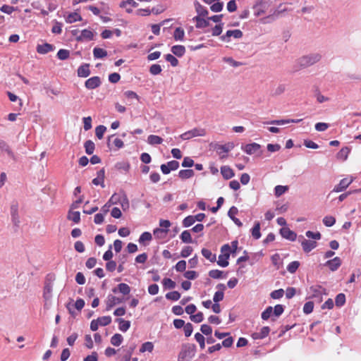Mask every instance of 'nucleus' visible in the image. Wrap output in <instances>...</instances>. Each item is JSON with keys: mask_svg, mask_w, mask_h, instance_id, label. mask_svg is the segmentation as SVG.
I'll list each match as a JSON object with an SVG mask.
<instances>
[{"mask_svg": "<svg viewBox=\"0 0 361 361\" xmlns=\"http://www.w3.org/2000/svg\"><path fill=\"white\" fill-rule=\"evenodd\" d=\"M321 59L322 55L319 53H311L307 55H304L295 61V65L298 67L296 70L311 66L319 62Z\"/></svg>", "mask_w": 361, "mask_h": 361, "instance_id": "nucleus-1", "label": "nucleus"}, {"mask_svg": "<svg viewBox=\"0 0 361 361\" xmlns=\"http://www.w3.org/2000/svg\"><path fill=\"white\" fill-rule=\"evenodd\" d=\"M307 293L309 298L314 299L315 302L320 303L323 300V295H327L325 288L320 285H313L310 287Z\"/></svg>", "mask_w": 361, "mask_h": 361, "instance_id": "nucleus-2", "label": "nucleus"}, {"mask_svg": "<svg viewBox=\"0 0 361 361\" xmlns=\"http://www.w3.org/2000/svg\"><path fill=\"white\" fill-rule=\"evenodd\" d=\"M195 354V345H185L183 346L179 355L178 361H190Z\"/></svg>", "mask_w": 361, "mask_h": 361, "instance_id": "nucleus-3", "label": "nucleus"}, {"mask_svg": "<svg viewBox=\"0 0 361 361\" xmlns=\"http://www.w3.org/2000/svg\"><path fill=\"white\" fill-rule=\"evenodd\" d=\"M268 8L269 3L266 0H256L252 6L254 15L256 17H259L264 14Z\"/></svg>", "mask_w": 361, "mask_h": 361, "instance_id": "nucleus-4", "label": "nucleus"}, {"mask_svg": "<svg viewBox=\"0 0 361 361\" xmlns=\"http://www.w3.org/2000/svg\"><path fill=\"white\" fill-rule=\"evenodd\" d=\"M206 135V131L203 128H195L190 130H188L180 135V137L183 140H190L195 137H202Z\"/></svg>", "mask_w": 361, "mask_h": 361, "instance_id": "nucleus-5", "label": "nucleus"}, {"mask_svg": "<svg viewBox=\"0 0 361 361\" xmlns=\"http://www.w3.org/2000/svg\"><path fill=\"white\" fill-rule=\"evenodd\" d=\"M117 202H118L124 211L129 208V201L126 195H123L119 197H117L116 194L113 195L109 200V202H111V204H116Z\"/></svg>", "mask_w": 361, "mask_h": 361, "instance_id": "nucleus-6", "label": "nucleus"}, {"mask_svg": "<svg viewBox=\"0 0 361 361\" xmlns=\"http://www.w3.org/2000/svg\"><path fill=\"white\" fill-rule=\"evenodd\" d=\"M261 145L256 142L243 145L241 146V149L245 152L246 154L249 155L255 154L259 153L261 154L260 152Z\"/></svg>", "mask_w": 361, "mask_h": 361, "instance_id": "nucleus-7", "label": "nucleus"}, {"mask_svg": "<svg viewBox=\"0 0 361 361\" xmlns=\"http://www.w3.org/2000/svg\"><path fill=\"white\" fill-rule=\"evenodd\" d=\"M231 37L235 39H240L243 37V32L240 30H228L225 35L220 37V39L223 42H229Z\"/></svg>", "mask_w": 361, "mask_h": 361, "instance_id": "nucleus-8", "label": "nucleus"}, {"mask_svg": "<svg viewBox=\"0 0 361 361\" xmlns=\"http://www.w3.org/2000/svg\"><path fill=\"white\" fill-rule=\"evenodd\" d=\"M353 181L352 176L344 178L340 180L339 183L336 185L332 192H340L345 190Z\"/></svg>", "mask_w": 361, "mask_h": 361, "instance_id": "nucleus-9", "label": "nucleus"}, {"mask_svg": "<svg viewBox=\"0 0 361 361\" xmlns=\"http://www.w3.org/2000/svg\"><path fill=\"white\" fill-rule=\"evenodd\" d=\"M95 32L89 29L82 30L78 37H77L78 42L90 41L94 37Z\"/></svg>", "mask_w": 361, "mask_h": 361, "instance_id": "nucleus-10", "label": "nucleus"}, {"mask_svg": "<svg viewBox=\"0 0 361 361\" xmlns=\"http://www.w3.org/2000/svg\"><path fill=\"white\" fill-rule=\"evenodd\" d=\"M11 216L13 223L15 226H18L20 224V218L18 215V204L17 202H13L11 206Z\"/></svg>", "mask_w": 361, "mask_h": 361, "instance_id": "nucleus-11", "label": "nucleus"}, {"mask_svg": "<svg viewBox=\"0 0 361 361\" xmlns=\"http://www.w3.org/2000/svg\"><path fill=\"white\" fill-rule=\"evenodd\" d=\"M101 83V79L99 76H93L85 81V86L88 90H93L99 87Z\"/></svg>", "mask_w": 361, "mask_h": 361, "instance_id": "nucleus-12", "label": "nucleus"}, {"mask_svg": "<svg viewBox=\"0 0 361 361\" xmlns=\"http://www.w3.org/2000/svg\"><path fill=\"white\" fill-rule=\"evenodd\" d=\"M205 4L211 5L210 9L212 11L217 13L222 11L224 7L223 2L220 0H202Z\"/></svg>", "mask_w": 361, "mask_h": 361, "instance_id": "nucleus-13", "label": "nucleus"}, {"mask_svg": "<svg viewBox=\"0 0 361 361\" xmlns=\"http://www.w3.org/2000/svg\"><path fill=\"white\" fill-rule=\"evenodd\" d=\"M216 289L218 290L214 293L213 297V300L214 302H219L221 301L224 299V290H226V287L225 284L224 283H219L216 286Z\"/></svg>", "mask_w": 361, "mask_h": 361, "instance_id": "nucleus-14", "label": "nucleus"}, {"mask_svg": "<svg viewBox=\"0 0 361 361\" xmlns=\"http://www.w3.org/2000/svg\"><path fill=\"white\" fill-rule=\"evenodd\" d=\"M280 233L283 238L290 241L295 240L297 238L296 233L287 227H283L282 228H281Z\"/></svg>", "mask_w": 361, "mask_h": 361, "instance_id": "nucleus-15", "label": "nucleus"}, {"mask_svg": "<svg viewBox=\"0 0 361 361\" xmlns=\"http://www.w3.org/2000/svg\"><path fill=\"white\" fill-rule=\"evenodd\" d=\"M122 300L113 295H109L106 300V310L109 311L114 306L117 304L121 303Z\"/></svg>", "mask_w": 361, "mask_h": 361, "instance_id": "nucleus-16", "label": "nucleus"}, {"mask_svg": "<svg viewBox=\"0 0 361 361\" xmlns=\"http://www.w3.org/2000/svg\"><path fill=\"white\" fill-rule=\"evenodd\" d=\"M300 238L302 239L301 241V245L304 252H310L317 246V243L315 241L308 240L303 238V236H300Z\"/></svg>", "mask_w": 361, "mask_h": 361, "instance_id": "nucleus-17", "label": "nucleus"}, {"mask_svg": "<svg viewBox=\"0 0 361 361\" xmlns=\"http://www.w3.org/2000/svg\"><path fill=\"white\" fill-rule=\"evenodd\" d=\"M325 266L328 267L332 271H336L341 265V260L339 257H336L332 259L328 260L325 264Z\"/></svg>", "mask_w": 361, "mask_h": 361, "instance_id": "nucleus-18", "label": "nucleus"}, {"mask_svg": "<svg viewBox=\"0 0 361 361\" xmlns=\"http://www.w3.org/2000/svg\"><path fill=\"white\" fill-rule=\"evenodd\" d=\"M78 76L80 78H87L88 77L91 72L90 70V64L88 63H83L79 68L77 71Z\"/></svg>", "mask_w": 361, "mask_h": 361, "instance_id": "nucleus-19", "label": "nucleus"}, {"mask_svg": "<svg viewBox=\"0 0 361 361\" xmlns=\"http://www.w3.org/2000/svg\"><path fill=\"white\" fill-rule=\"evenodd\" d=\"M194 6L197 13V16L206 17L208 15L209 12L207 8L201 5L198 1H194Z\"/></svg>", "mask_w": 361, "mask_h": 361, "instance_id": "nucleus-20", "label": "nucleus"}, {"mask_svg": "<svg viewBox=\"0 0 361 361\" xmlns=\"http://www.w3.org/2000/svg\"><path fill=\"white\" fill-rule=\"evenodd\" d=\"M270 329L269 326H264L259 332H255L252 334V338L255 340L262 339L269 335Z\"/></svg>", "mask_w": 361, "mask_h": 361, "instance_id": "nucleus-21", "label": "nucleus"}, {"mask_svg": "<svg viewBox=\"0 0 361 361\" xmlns=\"http://www.w3.org/2000/svg\"><path fill=\"white\" fill-rule=\"evenodd\" d=\"M0 149L2 152H6L8 154V156L13 160H14V161L16 160V157L14 154V153L13 152V151L11 149L8 145L6 142H5L4 140H0Z\"/></svg>", "mask_w": 361, "mask_h": 361, "instance_id": "nucleus-22", "label": "nucleus"}, {"mask_svg": "<svg viewBox=\"0 0 361 361\" xmlns=\"http://www.w3.org/2000/svg\"><path fill=\"white\" fill-rule=\"evenodd\" d=\"M238 209L233 206L230 208V209L228 212V216L232 219V221L238 226L241 227L243 226L242 222L235 216V214H238Z\"/></svg>", "mask_w": 361, "mask_h": 361, "instance_id": "nucleus-23", "label": "nucleus"}, {"mask_svg": "<svg viewBox=\"0 0 361 361\" xmlns=\"http://www.w3.org/2000/svg\"><path fill=\"white\" fill-rule=\"evenodd\" d=\"M193 20L196 22L195 26L197 28H204L209 26V20L208 18L205 19L204 17L195 16Z\"/></svg>", "mask_w": 361, "mask_h": 361, "instance_id": "nucleus-24", "label": "nucleus"}, {"mask_svg": "<svg viewBox=\"0 0 361 361\" xmlns=\"http://www.w3.org/2000/svg\"><path fill=\"white\" fill-rule=\"evenodd\" d=\"M104 169H102L97 172V177L92 180V183L95 185H101L104 188Z\"/></svg>", "mask_w": 361, "mask_h": 361, "instance_id": "nucleus-25", "label": "nucleus"}, {"mask_svg": "<svg viewBox=\"0 0 361 361\" xmlns=\"http://www.w3.org/2000/svg\"><path fill=\"white\" fill-rule=\"evenodd\" d=\"M221 173L226 180L231 179L235 176L233 169L228 166H223L221 167Z\"/></svg>", "mask_w": 361, "mask_h": 361, "instance_id": "nucleus-26", "label": "nucleus"}, {"mask_svg": "<svg viewBox=\"0 0 361 361\" xmlns=\"http://www.w3.org/2000/svg\"><path fill=\"white\" fill-rule=\"evenodd\" d=\"M54 49L53 45L45 43L43 44H38L37 47V51L41 54H45L51 51Z\"/></svg>", "mask_w": 361, "mask_h": 361, "instance_id": "nucleus-27", "label": "nucleus"}, {"mask_svg": "<svg viewBox=\"0 0 361 361\" xmlns=\"http://www.w3.org/2000/svg\"><path fill=\"white\" fill-rule=\"evenodd\" d=\"M114 293H116L119 291L123 295H128L130 292V287L124 283H119L117 288H115L112 290Z\"/></svg>", "mask_w": 361, "mask_h": 361, "instance_id": "nucleus-28", "label": "nucleus"}, {"mask_svg": "<svg viewBox=\"0 0 361 361\" xmlns=\"http://www.w3.org/2000/svg\"><path fill=\"white\" fill-rule=\"evenodd\" d=\"M302 121V119H281V120H272L269 122H267V124H274V125H285L290 123H299Z\"/></svg>", "mask_w": 361, "mask_h": 361, "instance_id": "nucleus-29", "label": "nucleus"}, {"mask_svg": "<svg viewBox=\"0 0 361 361\" xmlns=\"http://www.w3.org/2000/svg\"><path fill=\"white\" fill-rule=\"evenodd\" d=\"M53 286L51 282L46 283L44 288L43 296L46 300H49L52 296Z\"/></svg>", "mask_w": 361, "mask_h": 361, "instance_id": "nucleus-30", "label": "nucleus"}, {"mask_svg": "<svg viewBox=\"0 0 361 361\" xmlns=\"http://www.w3.org/2000/svg\"><path fill=\"white\" fill-rule=\"evenodd\" d=\"M82 20L81 16L77 12L70 13L66 17V21L68 23H73L77 21Z\"/></svg>", "mask_w": 361, "mask_h": 361, "instance_id": "nucleus-31", "label": "nucleus"}, {"mask_svg": "<svg viewBox=\"0 0 361 361\" xmlns=\"http://www.w3.org/2000/svg\"><path fill=\"white\" fill-rule=\"evenodd\" d=\"M153 234L155 238L159 240H164L167 236L168 231L166 229L157 228L153 231Z\"/></svg>", "mask_w": 361, "mask_h": 361, "instance_id": "nucleus-32", "label": "nucleus"}, {"mask_svg": "<svg viewBox=\"0 0 361 361\" xmlns=\"http://www.w3.org/2000/svg\"><path fill=\"white\" fill-rule=\"evenodd\" d=\"M67 219L75 224H78L80 221V213L79 212H73L71 209L68 213Z\"/></svg>", "mask_w": 361, "mask_h": 361, "instance_id": "nucleus-33", "label": "nucleus"}, {"mask_svg": "<svg viewBox=\"0 0 361 361\" xmlns=\"http://www.w3.org/2000/svg\"><path fill=\"white\" fill-rule=\"evenodd\" d=\"M171 51L178 57H181L185 53V48L183 45H174L171 47Z\"/></svg>", "mask_w": 361, "mask_h": 361, "instance_id": "nucleus-34", "label": "nucleus"}, {"mask_svg": "<svg viewBox=\"0 0 361 361\" xmlns=\"http://www.w3.org/2000/svg\"><path fill=\"white\" fill-rule=\"evenodd\" d=\"M116 322L118 323V329L123 332L127 331L130 326V322L124 320L123 319H117Z\"/></svg>", "mask_w": 361, "mask_h": 361, "instance_id": "nucleus-35", "label": "nucleus"}, {"mask_svg": "<svg viewBox=\"0 0 361 361\" xmlns=\"http://www.w3.org/2000/svg\"><path fill=\"white\" fill-rule=\"evenodd\" d=\"M93 56L94 59H103L107 56V51L99 47H94L93 49Z\"/></svg>", "mask_w": 361, "mask_h": 361, "instance_id": "nucleus-36", "label": "nucleus"}, {"mask_svg": "<svg viewBox=\"0 0 361 361\" xmlns=\"http://www.w3.org/2000/svg\"><path fill=\"white\" fill-rule=\"evenodd\" d=\"M194 171L192 169H183L178 172V176L180 178L185 180L192 178L194 176Z\"/></svg>", "mask_w": 361, "mask_h": 361, "instance_id": "nucleus-37", "label": "nucleus"}, {"mask_svg": "<svg viewBox=\"0 0 361 361\" xmlns=\"http://www.w3.org/2000/svg\"><path fill=\"white\" fill-rule=\"evenodd\" d=\"M229 254L226 253L220 255L217 261V264L221 267H226L228 265Z\"/></svg>", "mask_w": 361, "mask_h": 361, "instance_id": "nucleus-38", "label": "nucleus"}, {"mask_svg": "<svg viewBox=\"0 0 361 361\" xmlns=\"http://www.w3.org/2000/svg\"><path fill=\"white\" fill-rule=\"evenodd\" d=\"M162 142L163 139L158 135H150L147 137V142L151 145H160Z\"/></svg>", "mask_w": 361, "mask_h": 361, "instance_id": "nucleus-39", "label": "nucleus"}, {"mask_svg": "<svg viewBox=\"0 0 361 361\" xmlns=\"http://www.w3.org/2000/svg\"><path fill=\"white\" fill-rule=\"evenodd\" d=\"M252 236L257 240L261 237L260 233V223L259 221H256L255 223L254 227L251 230Z\"/></svg>", "mask_w": 361, "mask_h": 361, "instance_id": "nucleus-40", "label": "nucleus"}, {"mask_svg": "<svg viewBox=\"0 0 361 361\" xmlns=\"http://www.w3.org/2000/svg\"><path fill=\"white\" fill-rule=\"evenodd\" d=\"M123 338L121 334H116L111 338V343L114 346H119L123 342Z\"/></svg>", "mask_w": 361, "mask_h": 361, "instance_id": "nucleus-41", "label": "nucleus"}, {"mask_svg": "<svg viewBox=\"0 0 361 361\" xmlns=\"http://www.w3.org/2000/svg\"><path fill=\"white\" fill-rule=\"evenodd\" d=\"M84 147L85 149V152L87 154L90 155V154H93L94 148H95V145H94V143L92 140H87L84 144Z\"/></svg>", "mask_w": 361, "mask_h": 361, "instance_id": "nucleus-42", "label": "nucleus"}, {"mask_svg": "<svg viewBox=\"0 0 361 361\" xmlns=\"http://www.w3.org/2000/svg\"><path fill=\"white\" fill-rule=\"evenodd\" d=\"M201 252L202 255L210 262H213L216 261V255L212 254L209 250L207 248H202Z\"/></svg>", "mask_w": 361, "mask_h": 361, "instance_id": "nucleus-43", "label": "nucleus"}, {"mask_svg": "<svg viewBox=\"0 0 361 361\" xmlns=\"http://www.w3.org/2000/svg\"><path fill=\"white\" fill-rule=\"evenodd\" d=\"M152 239V235L149 232H144L142 233L138 240L139 243L140 244H145V242L147 241L149 242Z\"/></svg>", "mask_w": 361, "mask_h": 361, "instance_id": "nucleus-44", "label": "nucleus"}, {"mask_svg": "<svg viewBox=\"0 0 361 361\" xmlns=\"http://www.w3.org/2000/svg\"><path fill=\"white\" fill-rule=\"evenodd\" d=\"M154 349V345L152 342L147 341L144 343L140 348V353H145V352H149L151 353Z\"/></svg>", "mask_w": 361, "mask_h": 361, "instance_id": "nucleus-45", "label": "nucleus"}, {"mask_svg": "<svg viewBox=\"0 0 361 361\" xmlns=\"http://www.w3.org/2000/svg\"><path fill=\"white\" fill-rule=\"evenodd\" d=\"M185 32L183 29L181 27H177L176 28L174 33H173V37L176 41H182L184 38Z\"/></svg>", "mask_w": 361, "mask_h": 361, "instance_id": "nucleus-46", "label": "nucleus"}, {"mask_svg": "<svg viewBox=\"0 0 361 361\" xmlns=\"http://www.w3.org/2000/svg\"><path fill=\"white\" fill-rule=\"evenodd\" d=\"M180 238L185 243H192V237L189 231H184L180 235Z\"/></svg>", "mask_w": 361, "mask_h": 361, "instance_id": "nucleus-47", "label": "nucleus"}, {"mask_svg": "<svg viewBox=\"0 0 361 361\" xmlns=\"http://www.w3.org/2000/svg\"><path fill=\"white\" fill-rule=\"evenodd\" d=\"M288 190V186L287 185H276L274 188L275 195L276 197H280L283 194H284Z\"/></svg>", "mask_w": 361, "mask_h": 361, "instance_id": "nucleus-48", "label": "nucleus"}, {"mask_svg": "<svg viewBox=\"0 0 361 361\" xmlns=\"http://www.w3.org/2000/svg\"><path fill=\"white\" fill-rule=\"evenodd\" d=\"M350 153V149L347 147H343L338 153L337 157L343 160H346Z\"/></svg>", "mask_w": 361, "mask_h": 361, "instance_id": "nucleus-49", "label": "nucleus"}, {"mask_svg": "<svg viewBox=\"0 0 361 361\" xmlns=\"http://www.w3.org/2000/svg\"><path fill=\"white\" fill-rule=\"evenodd\" d=\"M99 326H106L111 322V317L110 316H103L97 319Z\"/></svg>", "mask_w": 361, "mask_h": 361, "instance_id": "nucleus-50", "label": "nucleus"}, {"mask_svg": "<svg viewBox=\"0 0 361 361\" xmlns=\"http://www.w3.org/2000/svg\"><path fill=\"white\" fill-rule=\"evenodd\" d=\"M286 90V85L279 84L273 91L274 96H279Z\"/></svg>", "mask_w": 361, "mask_h": 361, "instance_id": "nucleus-51", "label": "nucleus"}, {"mask_svg": "<svg viewBox=\"0 0 361 361\" xmlns=\"http://www.w3.org/2000/svg\"><path fill=\"white\" fill-rule=\"evenodd\" d=\"M195 223L193 215H189L183 220V226L185 228L190 227Z\"/></svg>", "mask_w": 361, "mask_h": 361, "instance_id": "nucleus-52", "label": "nucleus"}, {"mask_svg": "<svg viewBox=\"0 0 361 361\" xmlns=\"http://www.w3.org/2000/svg\"><path fill=\"white\" fill-rule=\"evenodd\" d=\"M106 128L104 126L100 125V126H98L97 127H96L95 135L97 137V138L101 140L103 137L104 134L106 132Z\"/></svg>", "mask_w": 361, "mask_h": 361, "instance_id": "nucleus-53", "label": "nucleus"}, {"mask_svg": "<svg viewBox=\"0 0 361 361\" xmlns=\"http://www.w3.org/2000/svg\"><path fill=\"white\" fill-rule=\"evenodd\" d=\"M129 6L131 8H136L138 6V4L135 0H125L122 1L119 4V7H126Z\"/></svg>", "mask_w": 361, "mask_h": 361, "instance_id": "nucleus-54", "label": "nucleus"}, {"mask_svg": "<svg viewBox=\"0 0 361 361\" xmlns=\"http://www.w3.org/2000/svg\"><path fill=\"white\" fill-rule=\"evenodd\" d=\"M195 338L200 344V348L204 349L205 348V338L204 336L200 333H196L195 334Z\"/></svg>", "mask_w": 361, "mask_h": 361, "instance_id": "nucleus-55", "label": "nucleus"}, {"mask_svg": "<svg viewBox=\"0 0 361 361\" xmlns=\"http://www.w3.org/2000/svg\"><path fill=\"white\" fill-rule=\"evenodd\" d=\"M273 314V307L271 306L267 307L262 313V319L267 320Z\"/></svg>", "mask_w": 361, "mask_h": 361, "instance_id": "nucleus-56", "label": "nucleus"}, {"mask_svg": "<svg viewBox=\"0 0 361 361\" xmlns=\"http://www.w3.org/2000/svg\"><path fill=\"white\" fill-rule=\"evenodd\" d=\"M166 298L168 300L176 301L180 299V294L178 291H176V290L171 291V292L166 293Z\"/></svg>", "mask_w": 361, "mask_h": 361, "instance_id": "nucleus-57", "label": "nucleus"}, {"mask_svg": "<svg viewBox=\"0 0 361 361\" xmlns=\"http://www.w3.org/2000/svg\"><path fill=\"white\" fill-rule=\"evenodd\" d=\"M300 266V263L298 261H293L288 264L287 266V270L288 272L293 274L295 273Z\"/></svg>", "mask_w": 361, "mask_h": 361, "instance_id": "nucleus-58", "label": "nucleus"}, {"mask_svg": "<svg viewBox=\"0 0 361 361\" xmlns=\"http://www.w3.org/2000/svg\"><path fill=\"white\" fill-rule=\"evenodd\" d=\"M233 148V145H222L217 147V152L221 154V153H227Z\"/></svg>", "mask_w": 361, "mask_h": 361, "instance_id": "nucleus-59", "label": "nucleus"}, {"mask_svg": "<svg viewBox=\"0 0 361 361\" xmlns=\"http://www.w3.org/2000/svg\"><path fill=\"white\" fill-rule=\"evenodd\" d=\"M163 286L166 288L173 289L176 287V283L171 279L165 278L162 281Z\"/></svg>", "mask_w": 361, "mask_h": 361, "instance_id": "nucleus-60", "label": "nucleus"}, {"mask_svg": "<svg viewBox=\"0 0 361 361\" xmlns=\"http://www.w3.org/2000/svg\"><path fill=\"white\" fill-rule=\"evenodd\" d=\"M336 306L341 307L345 302V296L343 293H339L336 295L335 299Z\"/></svg>", "mask_w": 361, "mask_h": 361, "instance_id": "nucleus-61", "label": "nucleus"}, {"mask_svg": "<svg viewBox=\"0 0 361 361\" xmlns=\"http://www.w3.org/2000/svg\"><path fill=\"white\" fill-rule=\"evenodd\" d=\"M165 59L171 63V65L173 67H176L178 64V59L172 54H168L165 55Z\"/></svg>", "mask_w": 361, "mask_h": 361, "instance_id": "nucleus-62", "label": "nucleus"}, {"mask_svg": "<svg viewBox=\"0 0 361 361\" xmlns=\"http://www.w3.org/2000/svg\"><path fill=\"white\" fill-rule=\"evenodd\" d=\"M314 309V302L312 301H309L305 303L303 306V312L306 314H310L312 312Z\"/></svg>", "mask_w": 361, "mask_h": 361, "instance_id": "nucleus-63", "label": "nucleus"}, {"mask_svg": "<svg viewBox=\"0 0 361 361\" xmlns=\"http://www.w3.org/2000/svg\"><path fill=\"white\" fill-rule=\"evenodd\" d=\"M323 223L326 226L330 227L334 225L336 219L332 216H326L323 219Z\"/></svg>", "mask_w": 361, "mask_h": 361, "instance_id": "nucleus-64", "label": "nucleus"}]
</instances>
